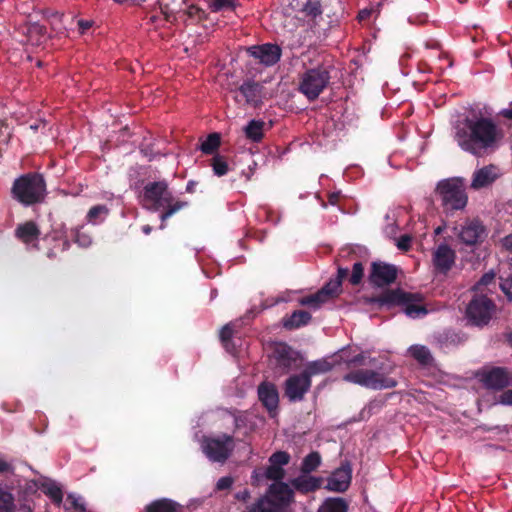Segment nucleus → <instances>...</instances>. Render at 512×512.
<instances>
[{"label": "nucleus", "mask_w": 512, "mask_h": 512, "mask_svg": "<svg viewBox=\"0 0 512 512\" xmlns=\"http://www.w3.org/2000/svg\"><path fill=\"white\" fill-rule=\"evenodd\" d=\"M196 182L193 181V180H190L188 181L187 185H186V191L188 193H194L195 192V186H196Z\"/></svg>", "instance_id": "61"}, {"label": "nucleus", "mask_w": 512, "mask_h": 512, "mask_svg": "<svg viewBox=\"0 0 512 512\" xmlns=\"http://www.w3.org/2000/svg\"><path fill=\"white\" fill-rule=\"evenodd\" d=\"M425 47L428 49H440V44L437 41H428L425 43Z\"/></svg>", "instance_id": "60"}, {"label": "nucleus", "mask_w": 512, "mask_h": 512, "mask_svg": "<svg viewBox=\"0 0 512 512\" xmlns=\"http://www.w3.org/2000/svg\"><path fill=\"white\" fill-rule=\"evenodd\" d=\"M72 240L82 248H87L92 243V238L78 228L71 230Z\"/></svg>", "instance_id": "41"}, {"label": "nucleus", "mask_w": 512, "mask_h": 512, "mask_svg": "<svg viewBox=\"0 0 512 512\" xmlns=\"http://www.w3.org/2000/svg\"><path fill=\"white\" fill-rule=\"evenodd\" d=\"M234 438L223 434L220 437L204 436L201 448L206 457L212 462L224 463L234 450Z\"/></svg>", "instance_id": "9"}, {"label": "nucleus", "mask_w": 512, "mask_h": 512, "mask_svg": "<svg viewBox=\"0 0 512 512\" xmlns=\"http://www.w3.org/2000/svg\"><path fill=\"white\" fill-rule=\"evenodd\" d=\"M219 337L226 351L234 353L235 346L232 344L233 328L230 324H226L222 327Z\"/></svg>", "instance_id": "38"}, {"label": "nucleus", "mask_w": 512, "mask_h": 512, "mask_svg": "<svg viewBox=\"0 0 512 512\" xmlns=\"http://www.w3.org/2000/svg\"><path fill=\"white\" fill-rule=\"evenodd\" d=\"M14 507V497L12 493L0 488V512H12Z\"/></svg>", "instance_id": "40"}, {"label": "nucleus", "mask_w": 512, "mask_h": 512, "mask_svg": "<svg viewBox=\"0 0 512 512\" xmlns=\"http://www.w3.org/2000/svg\"><path fill=\"white\" fill-rule=\"evenodd\" d=\"M329 68L324 65L307 69L299 78L298 90L309 101H315L330 83Z\"/></svg>", "instance_id": "5"}, {"label": "nucleus", "mask_w": 512, "mask_h": 512, "mask_svg": "<svg viewBox=\"0 0 512 512\" xmlns=\"http://www.w3.org/2000/svg\"><path fill=\"white\" fill-rule=\"evenodd\" d=\"M299 12L303 17L308 18L312 21H316L317 17H320L323 13L322 6L319 0H307L302 5Z\"/></svg>", "instance_id": "33"}, {"label": "nucleus", "mask_w": 512, "mask_h": 512, "mask_svg": "<svg viewBox=\"0 0 512 512\" xmlns=\"http://www.w3.org/2000/svg\"><path fill=\"white\" fill-rule=\"evenodd\" d=\"M221 138L218 133H211L207 136V138L201 143L200 150L204 154H213L220 146Z\"/></svg>", "instance_id": "36"}, {"label": "nucleus", "mask_w": 512, "mask_h": 512, "mask_svg": "<svg viewBox=\"0 0 512 512\" xmlns=\"http://www.w3.org/2000/svg\"><path fill=\"white\" fill-rule=\"evenodd\" d=\"M140 202L144 209L160 212V229L166 227V221L174 214L189 206L188 201L174 198L166 180L146 183L140 195Z\"/></svg>", "instance_id": "2"}, {"label": "nucleus", "mask_w": 512, "mask_h": 512, "mask_svg": "<svg viewBox=\"0 0 512 512\" xmlns=\"http://www.w3.org/2000/svg\"><path fill=\"white\" fill-rule=\"evenodd\" d=\"M364 277V266L362 262L358 261L353 264L352 272L348 277V281L351 285L357 286L362 282Z\"/></svg>", "instance_id": "42"}, {"label": "nucleus", "mask_w": 512, "mask_h": 512, "mask_svg": "<svg viewBox=\"0 0 512 512\" xmlns=\"http://www.w3.org/2000/svg\"><path fill=\"white\" fill-rule=\"evenodd\" d=\"M11 196L24 206L43 202L46 197V182L43 175L29 172L19 176L13 182Z\"/></svg>", "instance_id": "4"}, {"label": "nucleus", "mask_w": 512, "mask_h": 512, "mask_svg": "<svg viewBox=\"0 0 512 512\" xmlns=\"http://www.w3.org/2000/svg\"><path fill=\"white\" fill-rule=\"evenodd\" d=\"M352 468L349 462H344L327 479L326 488L334 492H345L351 483Z\"/></svg>", "instance_id": "20"}, {"label": "nucleus", "mask_w": 512, "mask_h": 512, "mask_svg": "<svg viewBox=\"0 0 512 512\" xmlns=\"http://www.w3.org/2000/svg\"><path fill=\"white\" fill-rule=\"evenodd\" d=\"M500 289L509 301H512V278H500Z\"/></svg>", "instance_id": "45"}, {"label": "nucleus", "mask_w": 512, "mask_h": 512, "mask_svg": "<svg viewBox=\"0 0 512 512\" xmlns=\"http://www.w3.org/2000/svg\"><path fill=\"white\" fill-rule=\"evenodd\" d=\"M235 499L242 502H247L251 498V492L248 489H243L235 494Z\"/></svg>", "instance_id": "53"}, {"label": "nucleus", "mask_w": 512, "mask_h": 512, "mask_svg": "<svg viewBox=\"0 0 512 512\" xmlns=\"http://www.w3.org/2000/svg\"><path fill=\"white\" fill-rule=\"evenodd\" d=\"M339 198H340V192H331L328 195V202L331 205H336L339 201Z\"/></svg>", "instance_id": "57"}, {"label": "nucleus", "mask_w": 512, "mask_h": 512, "mask_svg": "<svg viewBox=\"0 0 512 512\" xmlns=\"http://www.w3.org/2000/svg\"><path fill=\"white\" fill-rule=\"evenodd\" d=\"M349 504L341 497H328L319 506L317 512H348Z\"/></svg>", "instance_id": "29"}, {"label": "nucleus", "mask_w": 512, "mask_h": 512, "mask_svg": "<svg viewBox=\"0 0 512 512\" xmlns=\"http://www.w3.org/2000/svg\"><path fill=\"white\" fill-rule=\"evenodd\" d=\"M68 500L70 501L71 508L74 510V512H85L86 511L85 504L83 502H81L80 499H78L72 495H69Z\"/></svg>", "instance_id": "49"}, {"label": "nucleus", "mask_w": 512, "mask_h": 512, "mask_svg": "<svg viewBox=\"0 0 512 512\" xmlns=\"http://www.w3.org/2000/svg\"><path fill=\"white\" fill-rule=\"evenodd\" d=\"M78 25H79V28L81 29V31L85 32L86 30H88L91 27V22H89L87 20H80L78 22Z\"/></svg>", "instance_id": "59"}, {"label": "nucleus", "mask_w": 512, "mask_h": 512, "mask_svg": "<svg viewBox=\"0 0 512 512\" xmlns=\"http://www.w3.org/2000/svg\"><path fill=\"white\" fill-rule=\"evenodd\" d=\"M13 470V465L0 457V473H12Z\"/></svg>", "instance_id": "52"}, {"label": "nucleus", "mask_w": 512, "mask_h": 512, "mask_svg": "<svg viewBox=\"0 0 512 512\" xmlns=\"http://www.w3.org/2000/svg\"><path fill=\"white\" fill-rule=\"evenodd\" d=\"M504 248L512 252V234L505 236L502 240Z\"/></svg>", "instance_id": "56"}, {"label": "nucleus", "mask_w": 512, "mask_h": 512, "mask_svg": "<svg viewBox=\"0 0 512 512\" xmlns=\"http://www.w3.org/2000/svg\"><path fill=\"white\" fill-rule=\"evenodd\" d=\"M265 122L262 120H251L244 127V133L247 139L252 142L258 143L264 138Z\"/></svg>", "instance_id": "30"}, {"label": "nucleus", "mask_w": 512, "mask_h": 512, "mask_svg": "<svg viewBox=\"0 0 512 512\" xmlns=\"http://www.w3.org/2000/svg\"><path fill=\"white\" fill-rule=\"evenodd\" d=\"M20 511L21 512H33L32 508L30 506H26V505L21 506Z\"/></svg>", "instance_id": "64"}, {"label": "nucleus", "mask_w": 512, "mask_h": 512, "mask_svg": "<svg viewBox=\"0 0 512 512\" xmlns=\"http://www.w3.org/2000/svg\"><path fill=\"white\" fill-rule=\"evenodd\" d=\"M323 479L321 477L311 476L310 474H300L298 477L290 480V485L294 492L306 495L313 493L321 488Z\"/></svg>", "instance_id": "23"}, {"label": "nucleus", "mask_w": 512, "mask_h": 512, "mask_svg": "<svg viewBox=\"0 0 512 512\" xmlns=\"http://www.w3.org/2000/svg\"><path fill=\"white\" fill-rule=\"evenodd\" d=\"M505 341L512 347V331L507 330L503 334Z\"/></svg>", "instance_id": "62"}, {"label": "nucleus", "mask_w": 512, "mask_h": 512, "mask_svg": "<svg viewBox=\"0 0 512 512\" xmlns=\"http://www.w3.org/2000/svg\"><path fill=\"white\" fill-rule=\"evenodd\" d=\"M372 12H373L372 9H367V8L360 10L357 15L358 21L363 22V21L368 20L371 16Z\"/></svg>", "instance_id": "54"}, {"label": "nucleus", "mask_w": 512, "mask_h": 512, "mask_svg": "<svg viewBox=\"0 0 512 512\" xmlns=\"http://www.w3.org/2000/svg\"><path fill=\"white\" fill-rule=\"evenodd\" d=\"M396 278V266L381 261L372 262L368 276L371 285L377 287L387 286L393 283Z\"/></svg>", "instance_id": "15"}, {"label": "nucleus", "mask_w": 512, "mask_h": 512, "mask_svg": "<svg viewBox=\"0 0 512 512\" xmlns=\"http://www.w3.org/2000/svg\"><path fill=\"white\" fill-rule=\"evenodd\" d=\"M456 252L447 243H441L432 253V262L437 273L447 275L456 261Z\"/></svg>", "instance_id": "19"}, {"label": "nucleus", "mask_w": 512, "mask_h": 512, "mask_svg": "<svg viewBox=\"0 0 512 512\" xmlns=\"http://www.w3.org/2000/svg\"><path fill=\"white\" fill-rule=\"evenodd\" d=\"M244 512H279L270 502L269 497L262 495L255 502L248 505Z\"/></svg>", "instance_id": "35"}, {"label": "nucleus", "mask_w": 512, "mask_h": 512, "mask_svg": "<svg viewBox=\"0 0 512 512\" xmlns=\"http://www.w3.org/2000/svg\"><path fill=\"white\" fill-rule=\"evenodd\" d=\"M349 275V269L344 267H338L337 275L335 278H331L319 292L324 296L327 301L337 298L342 293V282Z\"/></svg>", "instance_id": "22"}, {"label": "nucleus", "mask_w": 512, "mask_h": 512, "mask_svg": "<svg viewBox=\"0 0 512 512\" xmlns=\"http://www.w3.org/2000/svg\"><path fill=\"white\" fill-rule=\"evenodd\" d=\"M152 231V227L150 225L142 226V232L146 235H149Z\"/></svg>", "instance_id": "63"}, {"label": "nucleus", "mask_w": 512, "mask_h": 512, "mask_svg": "<svg viewBox=\"0 0 512 512\" xmlns=\"http://www.w3.org/2000/svg\"><path fill=\"white\" fill-rule=\"evenodd\" d=\"M424 300L421 293L405 292L398 288L388 289L378 296L371 297L369 303L387 308L399 306L408 317L417 319L423 318L429 312Z\"/></svg>", "instance_id": "3"}, {"label": "nucleus", "mask_w": 512, "mask_h": 512, "mask_svg": "<svg viewBox=\"0 0 512 512\" xmlns=\"http://www.w3.org/2000/svg\"><path fill=\"white\" fill-rule=\"evenodd\" d=\"M291 460V456L286 451H276L268 459L269 465L264 471V477L267 480L276 482H283L285 477V465H288Z\"/></svg>", "instance_id": "18"}, {"label": "nucleus", "mask_w": 512, "mask_h": 512, "mask_svg": "<svg viewBox=\"0 0 512 512\" xmlns=\"http://www.w3.org/2000/svg\"><path fill=\"white\" fill-rule=\"evenodd\" d=\"M236 8V0H213L210 9L213 12H219L224 9L234 10Z\"/></svg>", "instance_id": "44"}, {"label": "nucleus", "mask_w": 512, "mask_h": 512, "mask_svg": "<svg viewBox=\"0 0 512 512\" xmlns=\"http://www.w3.org/2000/svg\"><path fill=\"white\" fill-rule=\"evenodd\" d=\"M182 505L169 498L153 500L144 508V512H182Z\"/></svg>", "instance_id": "26"}, {"label": "nucleus", "mask_w": 512, "mask_h": 512, "mask_svg": "<svg viewBox=\"0 0 512 512\" xmlns=\"http://www.w3.org/2000/svg\"><path fill=\"white\" fill-rule=\"evenodd\" d=\"M485 388L500 391L510 385L511 372L505 367L483 368L478 374Z\"/></svg>", "instance_id": "12"}, {"label": "nucleus", "mask_w": 512, "mask_h": 512, "mask_svg": "<svg viewBox=\"0 0 512 512\" xmlns=\"http://www.w3.org/2000/svg\"><path fill=\"white\" fill-rule=\"evenodd\" d=\"M311 314L305 310H296L291 315L282 318V326L286 330H295L307 325L311 321Z\"/></svg>", "instance_id": "24"}, {"label": "nucleus", "mask_w": 512, "mask_h": 512, "mask_svg": "<svg viewBox=\"0 0 512 512\" xmlns=\"http://www.w3.org/2000/svg\"><path fill=\"white\" fill-rule=\"evenodd\" d=\"M273 357L276 367L282 373L297 369L301 363L300 354L285 342H276L273 347Z\"/></svg>", "instance_id": "13"}, {"label": "nucleus", "mask_w": 512, "mask_h": 512, "mask_svg": "<svg viewBox=\"0 0 512 512\" xmlns=\"http://www.w3.org/2000/svg\"><path fill=\"white\" fill-rule=\"evenodd\" d=\"M499 138L497 125L486 117L476 120L466 118L464 126L458 128L455 139L458 145L464 150L477 157L485 155L488 149L495 146Z\"/></svg>", "instance_id": "1"}, {"label": "nucleus", "mask_w": 512, "mask_h": 512, "mask_svg": "<svg viewBox=\"0 0 512 512\" xmlns=\"http://www.w3.org/2000/svg\"><path fill=\"white\" fill-rule=\"evenodd\" d=\"M40 229L34 221H27L15 229V237L25 244L38 240Z\"/></svg>", "instance_id": "25"}, {"label": "nucleus", "mask_w": 512, "mask_h": 512, "mask_svg": "<svg viewBox=\"0 0 512 512\" xmlns=\"http://www.w3.org/2000/svg\"><path fill=\"white\" fill-rule=\"evenodd\" d=\"M211 166L214 174L219 177L226 175L229 170L225 157L219 154L212 158Z\"/></svg>", "instance_id": "39"}, {"label": "nucleus", "mask_w": 512, "mask_h": 512, "mask_svg": "<svg viewBox=\"0 0 512 512\" xmlns=\"http://www.w3.org/2000/svg\"><path fill=\"white\" fill-rule=\"evenodd\" d=\"M501 116H503L506 119H512V102L510 103V108L503 109L499 113Z\"/></svg>", "instance_id": "58"}, {"label": "nucleus", "mask_w": 512, "mask_h": 512, "mask_svg": "<svg viewBox=\"0 0 512 512\" xmlns=\"http://www.w3.org/2000/svg\"><path fill=\"white\" fill-rule=\"evenodd\" d=\"M412 237L408 234L401 235L397 241V248L401 251H409L411 248Z\"/></svg>", "instance_id": "48"}, {"label": "nucleus", "mask_w": 512, "mask_h": 512, "mask_svg": "<svg viewBox=\"0 0 512 512\" xmlns=\"http://www.w3.org/2000/svg\"><path fill=\"white\" fill-rule=\"evenodd\" d=\"M495 310L492 299L486 295H475L467 306L466 316L471 325L482 328L489 324Z\"/></svg>", "instance_id": "8"}, {"label": "nucleus", "mask_w": 512, "mask_h": 512, "mask_svg": "<svg viewBox=\"0 0 512 512\" xmlns=\"http://www.w3.org/2000/svg\"><path fill=\"white\" fill-rule=\"evenodd\" d=\"M41 490L54 504L57 506L61 505L63 501V491L59 485L53 481H48L41 485Z\"/></svg>", "instance_id": "34"}, {"label": "nucleus", "mask_w": 512, "mask_h": 512, "mask_svg": "<svg viewBox=\"0 0 512 512\" xmlns=\"http://www.w3.org/2000/svg\"><path fill=\"white\" fill-rule=\"evenodd\" d=\"M408 354L422 366H429L433 362V356L425 345L415 344L410 346Z\"/></svg>", "instance_id": "28"}, {"label": "nucleus", "mask_w": 512, "mask_h": 512, "mask_svg": "<svg viewBox=\"0 0 512 512\" xmlns=\"http://www.w3.org/2000/svg\"><path fill=\"white\" fill-rule=\"evenodd\" d=\"M436 193L445 212L462 210L467 205V194L460 179L451 178L438 183Z\"/></svg>", "instance_id": "6"}, {"label": "nucleus", "mask_w": 512, "mask_h": 512, "mask_svg": "<svg viewBox=\"0 0 512 512\" xmlns=\"http://www.w3.org/2000/svg\"><path fill=\"white\" fill-rule=\"evenodd\" d=\"M496 167L493 165L485 166L474 172L471 186L474 189H479L487 186L496 178Z\"/></svg>", "instance_id": "27"}, {"label": "nucleus", "mask_w": 512, "mask_h": 512, "mask_svg": "<svg viewBox=\"0 0 512 512\" xmlns=\"http://www.w3.org/2000/svg\"><path fill=\"white\" fill-rule=\"evenodd\" d=\"M332 369V364L328 362L326 359H320L316 361H312L307 364L306 368L303 370V374L308 376V379H311L312 376L322 373H327Z\"/></svg>", "instance_id": "32"}, {"label": "nucleus", "mask_w": 512, "mask_h": 512, "mask_svg": "<svg viewBox=\"0 0 512 512\" xmlns=\"http://www.w3.org/2000/svg\"><path fill=\"white\" fill-rule=\"evenodd\" d=\"M311 387V379L303 373L294 374L285 381V396L291 402H298L304 399L305 394Z\"/></svg>", "instance_id": "17"}, {"label": "nucleus", "mask_w": 512, "mask_h": 512, "mask_svg": "<svg viewBox=\"0 0 512 512\" xmlns=\"http://www.w3.org/2000/svg\"><path fill=\"white\" fill-rule=\"evenodd\" d=\"M321 455L317 451H312L306 455L301 463L300 472L302 474H311L321 465Z\"/></svg>", "instance_id": "31"}, {"label": "nucleus", "mask_w": 512, "mask_h": 512, "mask_svg": "<svg viewBox=\"0 0 512 512\" xmlns=\"http://www.w3.org/2000/svg\"><path fill=\"white\" fill-rule=\"evenodd\" d=\"M349 364H354V365H365V356L360 353L356 356H354L350 361H349Z\"/></svg>", "instance_id": "55"}, {"label": "nucleus", "mask_w": 512, "mask_h": 512, "mask_svg": "<svg viewBox=\"0 0 512 512\" xmlns=\"http://www.w3.org/2000/svg\"><path fill=\"white\" fill-rule=\"evenodd\" d=\"M231 92L234 93V99L238 103L243 102L253 107H259L262 104L263 86L256 81L246 80Z\"/></svg>", "instance_id": "14"}, {"label": "nucleus", "mask_w": 512, "mask_h": 512, "mask_svg": "<svg viewBox=\"0 0 512 512\" xmlns=\"http://www.w3.org/2000/svg\"><path fill=\"white\" fill-rule=\"evenodd\" d=\"M343 380L373 390L390 389L397 386L394 378L371 369H357L346 373Z\"/></svg>", "instance_id": "7"}, {"label": "nucleus", "mask_w": 512, "mask_h": 512, "mask_svg": "<svg viewBox=\"0 0 512 512\" xmlns=\"http://www.w3.org/2000/svg\"><path fill=\"white\" fill-rule=\"evenodd\" d=\"M328 301L324 298V296L319 292V290L311 295L302 297L299 299V304L302 306H308L313 309L320 308L324 303Z\"/></svg>", "instance_id": "37"}, {"label": "nucleus", "mask_w": 512, "mask_h": 512, "mask_svg": "<svg viewBox=\"0 0 512 512\" xmlns=\"http://www.w3.org/2000/svg\"><path fill=\"white\" fill-rule=\"evenodd\" d=\"M258 397L262 405L267 409L270 417L276 416L279 404V393L275 384L262 382L258 386Z\"/></svg>", "instance_id": "21"}, {"label": "nucleus", "mask_w": 512, "mask_h": 512, "mask_svg": "<svg viewBox=\"0 0 512 512\" xmlns=\"http://www.w3.org/2000/svg\"><path fill=\"white\" fill-rule=\"evenodd\" d=\"M264 495L269 497L270 502L279 512H286L295 502V492L290 482L272 483L268 486Z\"/></svg>", "instance_id": "11"}, {"label": "nucleus", "mask_w": 512, "mask_h": 512, "mask_svg": "<svg viewBox=\"0 0 512 512\" xmlns=\"http://www.w3.org/2000/svg\"><path fill=\"white\" fill-rule=\"evenodd\" d=\"M187 15L189 18H196L201 21L206 18V13L203 9L196 5H190L187 9Z\"/></svg>", "instance_id": "46"}, {"label": "nucleus", "mask_w": 512, "mask_h": 512, "mask_svg": "<svg viewBox=\"0 0 512 512\" xmlns=\"http://www.w3.org/2000/svg\"><path fill=\"white\" fill-rule=\"evenodd\" d=\"M495 276L496 275H495L494 271H492V270L484 273L481 276V278L478 280V282L476 283L475 288L479 289L482 286H488L489 284H491L494 281Z\"/></svg>", "instance_id": "47"}, {"label": "nucleus", "mask_w": 512, "mask_h": 512, "mask_svg": "<svg viewBox=\"0 0 512 512\" xmlns=\"http://www.w3.org/2000/svg\"><path fill=\"white\" fill-rule=\"evenodd\" d=\"M497 401L502 405H512V390L503 391Z\"/></svg>", "instance_id": "51"}, {"label": "nucleus", "mask_w": 512, "mask_h": 512, "mask_svg": "<svg viewBox=\"0 0 512 512\" xmlns=\"http://www.w3.org/2000/svg\"><path fill=\"white\" fill-rule=\"evenodd\" d=\"M453 233L460 243L466 246H476L486 237V228L479 219H466L453 227Z\"/></svg>", "instance_id": "10"}, {"label": "nucleus", "mask_w": 512, "mask_h": 512, "mask_svg": "<svg viewBox=\"0 0 512 512\" xmlns=\"http://www.w3.org/2000/svg\"><path fill=\"white\" fill-rule=\"evenodd\" d=\"M108 214V208L105 205H95L91 207L87 214V220L91 223H96L102 215Z\"/></svg>", "instance_id": "43"}, {"label": "nucleus", "mask_w": 512, "mask_h": 512, "mask_svg": "<svg viewBox=\"0 0 512 512\" xmlns=\"http://www.w3.org/2000/svg\"><path fill=\"white\" fill-rule=\"evenodd\" d=\"M232 484H233L232 477L225 476V477H221L217 481L216 488H217V490L222 491V490L229 489L232 486Z\"/></svg>", "instance_id": "50"}, {"label": "nucleus", "mask_w": 512, "mask_h": 512, "mask_svg": "<svg viewBox=\"0 0 512 512\" xmlns=\"http://www.w3.org/2000/svg\"><path fill=\"white\" fill-rule=\"evenodd\" d=\"M247 52L257 59L260 64L267 67L278 63L282 55L280 46L272 43L250 46L247 48Z\"/></svg>", "instance_id": "16"}]
</instances>
